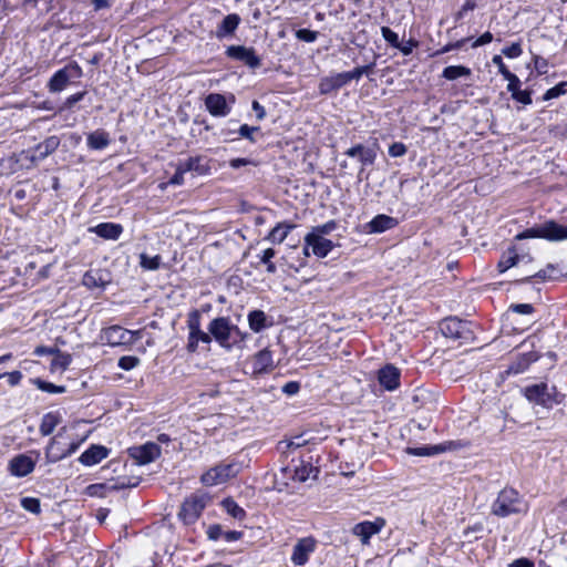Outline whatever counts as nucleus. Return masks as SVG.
<instances>
[{
    "label": "nucleus",
    "instance_id": "7c9ffc66",
    "mask_svg": "<svg viewBox=\"0 0 567 567\" xmlns=\"http://www.w3.org/2000/svg\"><path fill=\"white\" fill-rule=\"evenodd\" d=\"M446 451L444 444L421 446V447H408L406 453L415 456H431L436 455Z\"/></svg>",
    "mask_w": 567,
    "mask_h": 567
},
{
    "label": "nucleus",
    "instance_id": "ddd939ff",
    "mask_svg": "<svg viewBox=\"0 0 567 567\" xmlns=\"http://www.w3.org/2000/svg\"><path fill=\"white\" fill-rule=\"evenodd\" d=\"M305 243L311 247V252L318 258H324L333 249V243L323 236L308 233L305 236Z\"/></svg>",
    "mask_w": 567,
    "mask_h": 567
},
{
    "label": "nucleus",
    "instance_id": "79ce46f5",
    "mask_svg": "<svg viewBox=\"0 0 567 567\" xmlns=\"http://www.w3.org/2000/svg\"><path fill=\"white\" fill-rule=\"evenodd\" d=\"M373 64L358 66L352 71L346 72L348 82L359 80L362 75L369 74L372 71Z\"/></svg>",
    "mask_w": 567,
    "mask_h": 567
},
{
    "label": "nucleus",
    "instance_id": "f03ea898",
    "mask_svg": "<svg viewBox=\"0 0 567 567\" xmlns=\"http://www.w3.org/2000/svg\"><path fill=\"white\" fill-rule=\"evenodd\" d=\"M526 509V503L523 497L511 487L503 488L491 507L492 514L498 517L525 513Z\"/></svg>",
    "mask_w": 567,
    "mask_h": 567
},
{
    "label": "nucleus",
    "instance_id": "4be33fe9",
    "mask_svg": "<svg viewBox=\"0 0 567 567\" xmlns=\"http://www.w3.org/2000/svg\"><path fill=\"white\" fill-rule=\"evenodd\" d=\"M348 79L346 72L337 73L331 76H327L320 80L319 83V92L321 94H329L332 91H337L343 85L348 84Z\"/></svg>",
    "mask_w": 567,
    "mask_h": 567
},
{
    "label": "nucleus",
    "instance_id": "9d476101",
    "mask_svg": "<svg viewBox=\"0 0 567 567\" xmlns=\"http://www.w3.org/2000/svg\"><path fill=\"white\" fill-rule=\"evenodd\" d=\"M128 455L135 460L138 465H145L155 461L161 455V449L154 442H146L143 445L130 447Z\"/></svg>",
    "mask_w": 567,
    "mask_h": 567
},
{
    "label": "nucleus",
    "instance_id": "72a5a7b5",
    "mask_svg": "<svg viewBox=\"0 0 567 567\" xmlns=\"http://www.w3.org/2000/svg\"><path fill=\"white\" fill-rule=\"evenodd\" d=\"M224 509L234 518L243 519L246 516L245 511L231 498L223 501Z\"/></svg>",
    "mask_w": 567,
    "mask_h": 567
},
{
    "label": "nucleus",
    "instance_id": "dca6fc26",
    "mask_svg": "<svg viewBox=\"0 0 567 567\" xmlns=\"http://www.w3.org/2000/svg\"><path fill=\"white\" fill-rule=\"evenodd\" d=\"M205 106L207 111L216 117H224L230 113L226 97L219 93H210L205 99Z\"/></svg>",
    "mask_w": 567,
    "mask_h": 567
},
{
    "label": "nucleus",
    "instance_id": "5701e85b",
    "mask_svg": "<svg viewBox=\"0 0 567 567\" xmlns=\"http://www.w3.org/2000/svg\"><path fill=\"white\" fill-rule=\"evenodd\" d=\"M383 526V523L362 522L357 524L352 532L355 536L360 537L363 544H368L369 539L378 534Z\"/></svg>",
    "mask_w": 567,
    "mask_h": 567
},
{
    "label": "nucleus",
    "instance_id": "0e129e2a",
    "mask_svg": "<svg viewBox=\"0 0 567 567\" xmlns=\"http://www.w3.org/2000/svg\"><path fill=\"white\" fill-rule=\"evenodd\" d=\"M86 92L83 91V92H78L75 94H72L70 95L65 102H64V109H71L73 107V105L78 102H80L81 100H83V97L85 96Z\"/></svg>",
    "mask_w": 567,
    "mask_h": 567
},
{
    "label": "nucleus",
    "instance_id": "c756f323",
    "mask_svg": "<svg viewBox=\"0 0 567 567\" xmlns=\"http://www.w3.org/2000/svg\"><path fill=\"white\" fill-rule=\"evenodd\" d=\"M295 227L293 224L279 223L271 229L266 239L272 244H281Z\"/></svg>",
    "mask_w": 567,
    "mask_h": 567
},
{
    "label": "nucleus",
    "instance_id": "f257e3e1",
    "mask_svg": "<svg viewBox=\"0 0 567 567\" xmlns=\"http://www.w3.org/2000/svg\"><path fill=\"white\" fill-rule=\"evenodd\" d=\"M71 430L68 426H62L50 440L44 450L47 463H56L72 455L80 447L82 441L72 435Z\"/></svg>",
    "mask_w": 567,
    "mask_h": 567
},
{
    "label": "nucleus",
    "instance_id": "5fc2aeb1",
    "mask_svg": "<svg viewBox=\"0 0 567 567\" xmlns=\"http://www.w3.org/2000/svg\"><path fill=\"white\" fill-rule=\"evenodd\" d=\"M259 131V127L258 126H249L247 124H243L240 127H239V134L241 137L244 138H247L249 140L250 142H255V138H254V133L255 132H258Z\"/></svg>",
    "mask_w": 567,
    "mask_h": 567
},
{
    "label": "nucleus",
    "instance_id": "f704fd0d",
    "mask_svg": "<svg viewBox=\"0 0 567 567\" xmlns=\"http://www.w3.org/2000/svg\"><path fill=\"white\" fill-rule=\"evenodd\" d=\"M32 382L39 390L47 393L60 394L65 392V386L63 385H55L51 382L43 381L41 379H33Z\"/></svg>",
    "mask_w": 567,
    "mask_h": 567
},
{
    "label": "nucleus",
    "instance_id": "a211bd4d",
    "mask_svg": "<svg viewBox=\"0 0 567 567\" xmlns=\"http://www.w3.org/2000/svg\"><path fill=\"white\" fill-rule=\"evenodd\" d=\"M251 370L254 374H264L274 370L272 353L268 349L257 352L250 359Z\"/></svg>",
    "mask_w": 567,
    "mask_h": 567
},
{
    "label": "nucleus",
    "instance_id": "e433bc0d",
    "mask_svg": "<svg viewBox=\"0 0 567 567\" xmlns=\"http://www.w3.org/2000/svg\"><path fill=\"white\" fill-rule=\"evenodd\" d=\"M317 472V468L312 467L310 464H301L295 470V478L299 482H305L311 477V475L315 476Z\"/></svg>",
    "mask_w": 567,
    "mask_h": 567
},
{
    "label": "nucleus",
    "instance_id": "a878e982",
    "mask_svg": "<svg viewBox=\"0 0 567 567\" xmlns=\"http://www.w3.org/2000/svg\"><path fill=\"white\" fill-rule=\"evenodd\" d=\"M62 422V415L56 412H48L45 413L42 419L39 426V432L43 436H48L53 433V431L56 429L58 425H60Z\"/></svg>",
    "mask_w": 567,
    "mask_h": 567
},
{
    "label": "nucleus",
    "instance_id": "a18cd8bd",
    "mask_svg": "<svg viewBox=\"0 0 567 567\" xmlns=\"http://www.w3.org/2000/svg\"><path fill=\"white\" fill-rule=\"evenodd\" d=\"M140 363V359L133 355H124L118 360V367L125 371H130L136 368Z\"/></svg>",
    "mask_w": 567,
    "mask_h": 567
},
{
    "label": "nucleus",
    "instance_id": "bb28decb",
    "mask_svg": "<svg viewBox=\"0 0 567 567\" xmlns=\"http://www.w3.org/2000/svg\"><path fill=\"white\" fill-rule=\"evenodd\" d=\"M203 161H204V157H202V156L188 157L185 161H181L178 163V166L185 173L195 172L198 175H205L208 173L209 167L205 163H203Z\"/></svg>",
    "mask_w": 567,
    "mask_h": 567
},
{
    "label": "nucleus",
    "instance_id": "603ef678",
    "mask_svg": "<svg viewBox=\"0 0 567 567\" xmlns=\"http://www.w3.org/2000/svg\"><path fill=\"white\" fill-rule=\"evenodd\" d=\"M502 53L509 59H515L523 53V50L519 43H513L512 45L504 48Z\"/></svg>",
    "mask_w": 567,
    "mask_h": 567
},
{
    "label": "nucleus",
    "instance_id": "2f4dec72",
    "mask_svg": "<svg viewBox=\"0 0 567 567\" xmlns=\"http://www.w3.org/2000/svg\"><path fill=\"white\" fill-rule=\"evenodd\" d=\"M472 74V71L470 68L464 65H450L446 66L443 70V78H445L449 81H454L462 76H470Z\"/></svg>",
    "mask_w": 567,
    "mask_h": 567
},
{
    "label": "nucleus",
    "instance_id": "8fccbe9b",
    "mask_svg": "<svg viewBox=\"0 0 567 567\" xmlns=\"http://www.w3.org/2000/svg\"><path fill=\"white\" fill-rule=\"evenodd\" d=\"M556 270L555 266L549 264L546 269H542L537 271L535 275L530 276V278H538L540 280H547L553 278V272ZM529 277L525 278L524 281H528Z\"/></svg>",
    "mask_w": 567,
    "mask_h": 567
},
{
    "label": "nucleus",
    "instance_id": "473e14b6",
    "mask_svg": "<svg viewBox=\"0 0 567 567\" xmlns=\"http://www.w3.org/2000/svg\"><path fill=\"white\" fill-rule=\"evenodd\" d=\"M249 328L254 332H260L266 327V315L261 310L251 311L248 315Z\"/></svg>",
    "mask_w": 567,
    "mask_h": 567
},
{
    "label": "nucleus",
    "instance_id": "4c0bfd02",
    "mask_svg": "<svg viewBox=\"0 0 567 567\" xmlns=\"http://www.w3.org/2000/svg\"><path fill=\"white\" fill-rule=\"evenodd\" d=\"M21 506L23 509L33 514H39L41 512L40 499L35 497H23L21 499Z\"/></svg>",
    "mask_w": 567,
    "mask_h": 567
},
{
    "label": "nucleus",
    "instance_id": "bf43d9fd",
    "mask_svg": "<svg viewBox=\"0 0 567 567\" xmlns=\"http://www.w3.org/2000/svg\"><path fill=\"white\" fill-rule=\"evenodd\" d=\"M504 79L508 81V84H507L508 92H511L513 94L515 91L519 90L520 81L514 73L511 72V75L504 76Z\"/></svg>",
    "mask_w": 567,
    "mask_h": 567
},
{
    "label": "nucleus",
    "instance_id": "69168bd1",
    "mask_svg": "<svg viewBox=\"0 0 567 567\" xmlns=\"http://www.w3.org/2000/svg\"><path fill=\"white\" fill-rule=\"evenodd\" d=\"M535 69L539 74H546L548 69V62L542 56L534 58Z\"/></svg>",
    "mask_w": 567,
    "mask_h": 567
},
{
    "label": "nucleus",
    "instance_id": "b1692460",
    "mask_svg": "<svg viewBox=\"0 0 567 567\" xmlns=\"http://www.w3.org/2000/svg\"><path fill=\"white\" fill-rule=\"evenodd\" d=\"M544 239L547 240H565L567 239V226L560 225L554 220L543 224Z\"/></svg>",
    "mask_w": 567,
    "mask_h": 567
},
{
    "label": "nucleus",
    "instance_id": "09e8293b",
    "mask_svg": "<svg viewBox=\"0 0 567 567\" xmlns=\"http://www.w3.org/2000/svg\"><path fill=\"white\" fill-rule=\"evenodd\" d=\"M297 39L311 43L315 42L318 38V32L309 30V29H300L296 32Z\"/></svg>",
    "mask_w": 567,
    "mask_h": 567
},
{
    "label": "nucleus",
    "instance_id": "7ed1b4c3",
    "mask_svg": "<svg viewBox=\"0 0 567 567\" xmlns=\"http://www.w3.org/2000/svg\"><path fill=\"white\" fill-rule=\"evenodd\" d=\"M241 470V466L237 462L220 463L209 470H207L202 476L200 482L205 486H216L224 484L230 478L237 476Z\"/></svg>",
    "mask_w": 567,
    "mask_h": 567
},
{
    "label": "nucleus",
    "instance_id": "de8ad7c7",
    "mask_svg": "<svg viewBox=\"0 0 567 567\" xmlns=\"http://www.w3.org/2000/svg\"><path fill=\"white\" fill-rule=\"evenodd\" d=\"M187 327L190 332H197L200 329V313L194 310L188 315Z\"/></svg>",
    "mask_w": 567,
    "mask_h": 567
},
{
    "label": "nucleus",
    "instance_id": "4468645a",
    "mask_svg": "<svg viewBox=\"0 0 567 567\" xmlns=\"http://www.w3.org/2000/svg\"><path fill=\"white\" fill-rule=\"evenodd\" d=\"M344 154L349 157H358L361 163L359 176H361L365 166L373 165L377 159V151L374 148L367 147L363 144L353 145L348 148Z\"/></svg>",
    "mask_w": 567,
    "mask_h": 567
},
{
    "label": "nucleus",
    "instance_id": "ea45409f",
    "mask_svg": "<svg viewBox=\"0 0 567 567\" xmlns=\"http://www.w3.org/2000/svg\"><path fill=\"white\" fill-rule=\"evenodd\" d=\"M275 255L276 251L272 248H268L264 250L260 256V261L267 266V271L269 274H275L277 270L276 265L271 261V258H274Z\"/></svg>",
    "mask_w": 567,
    "mask_h": 567
},
{
    "label": "nucleus",
    "instance_id": "1a4fd4ad",
    "mask_svg": "<svg viewBox=\"0 0 567 567\" xmlns=\"http://www.w3.org/2000/svg\"><path fill=\"white\" fill-rule=\"evenodd\" d=\"M440 329L444 337L455 340H466L470 338L471 334L468 323L456 317L444 319L440 323Z\"/></svg>",
    "mask_w": 567,
    "mask_h": 567
},
{
    "label": "nucleus",
    "instance_id": "774afa93",
    "mask_svg": "<svg viewBox=\"0 0 567 567\" xmlns=\"http://www.w3.org/2000/svg\"><path fill=\"white\" fill-rule=\"evenodd\" d=\"M300 390V384L296 381H290V382H287L284 386H282V392L288 394V395H295L299 392Z\"/></svg>",
    "mask_w": 567,
    "mask_h": 567
},
{
    "label": "nucleus",
    "instance_id": "c85d7f7f",
    "mask_svg": "<svg viewBox=\"0 0 567 567\" xmlns=\"http://www.w3.org/2000/svg\"><path fill=\"white\" fill-rule=\"evenodd\" d=\"M396 225V220L388 215H378L369 223L370 233H383L388 229L393 228Z\"/></svg>",
    "mask_w": 567,
    "mask_h": 567
},
{
    "label": "nucleus",
    "instance_id": "f3484780",
    "mask_svg": "<svg viewBox=\"0 0 567 567\" xmlns=\"http://www.w3.org/2000/svg\"><path fill=\"white\" fill-rule=\"evenodd\" d=\"M379 383L386 391H394L400 385V370L392 364H386L378 372Z\"/></svg>",
    "mask_w": 567,
    "mask_h": 567
},
{
    "label": "nucleus",
    "instance_id": "864d4df0",
    "mask_svg": "<svg viewBox=\"0 0 567 567\" xmlns=\"http://www.w3.org/2000/svg\"><path fill=\"white\" fill-rule=\"evenodd\" d=\"M476 8L475 0H465L461 9L455 13V21L463 19L466 12L473 11Z\"/></svg>",
    "mask_w": 567,
    "mask_h": 567
},
{
    "label": "nucleus",
    "instance_id": "680f3d73",
    "mask_svg": "<svg viewBox=\"0 0 567 567\" xmlns=\"http://www.w3.org/2000/svg\"><path fill=\"white\" fill-rule=\"evenodd\" d=\"M417 45H419L417 41L410 39L403 44L400 42V44L396 49H399L404 55H409L412 53L413 49L416 48Z\"/></svg>",
    "mask_w": 567,
    "mask_h": 567
},
{
    "label": "nucleus",
    "instance_id": "6ab92c4d",
    "mask_svg": "<svg viewBox=\"0 0 567 567\" xmlns=\"http://www.w3.org/2000/svg\"><path fill=\"white\" fill-rule=\"evenodd\" d=\"M241 22L237 13L227 14L217 25L215 37L219 40L231 38Z\"/></svg>",
    "mask_w": 567,
    "mask_h": 567
},
{
    "label": "nucleus",
    "instance_id": "3c124183",
    "mask_svg": "<svg viewBox=\"0 0 567 567\" xmlns=\"http://www.w3.org/2000/svg\"><path fill=\"white\" fill-rule=\"evenodd\" d=\"M406 146L401 142H395L389 146V155L391 157H401L406 154Z\"/></svg>",
    "mask_w": 567,
    "mask_h": 567
},
{
    "label": "nucleus",
    "instance_id": "052dcab7",
    "mask_svg": "<svg viewBox=\"0 0 567 567\" xmlns=\"http://www.w3.org/2000/svg\"><path fill=\"white\" fill-rule=\"evenodd\" d=\"M492 62L494 65L497 66L498 69V72L503 75V76H509L511 75V71L507 69V66L505 65V63L503 62V59L501 55H494L493 59H492Z\"/></svg>",
    "mask_w": 567,
    "mask_h": 567
},
{
    "label": "nucleus",
    "instance_id": "c9c22d12",
    "mask_svg": "<svg viewBox=\"0 0 567 567\" xmlns=\"http://www.w3.org/2000/svg\"><path fill=\"white\" fill-rule=\"evenodd\" d=\"M162 258L159 255L148 256L146 254L140 255V266L146 270H157L161 266Z\"/></svg>",
    "mask_w": 567,
    "mask_h": 567
},
{
    "label": "nucleus",
    "instance_id": "49530a36",
    "mask_svg": "<svg viewBox=\"0 0 567 567\" xmlns=\"http://www.w3.org/2000/svg\"><path fill=\"white\" fill-rule=\"evenodd\" d=\"M566 85H567L566 82H561V83L557 84L556 86L547 90L546 93L544 94V100L548 101V100L556 99V97L565 94Z\"/></svg>",
    "mask_w": 567,
    "mask_h": 567
},
{
    "label": "nucleus",
    "instance_id": "f8f14e48",
    "mask_svg": "<svg viewBox=\"0 0 567 567\" xmlns=\"http://www.w3.org/2000/svg\"><path fill=\"white\" fill-rule=\"evenodd\" d=\"M226 55L230 59L244 62L251 69H257L261 64L260 58L256 54L252 48L244 45H230L226 50Z\"/></svg>",
    "mask_w": 567,
    "mask_h": 567
},
{
    "label": "nucleus",
    "instance_id": "39448f33",
    "mask_svg": "<svg viewBox=\"0 0 567 567\" xmlns=\"http://www.w3.org/2000/svg\"><path fill=\"white\" fill-rule=\"evenodd\" d=\"M142 338L140 330L132 331L121 326H112L102 331L101 339L111 347L133 344Z\"/></svg>",
    "mask_w": 567,
    "mask_h": 567
},
{
    "label": "nucleus",
    "instance_id": "37998d69",
    "mask_svg": "<svg viewBox=\"0 0 567 567\" xmlns=\"http://www.w3.org/2000/svg\"><path fill=\"white\" fill-rule=\"evenodd\" d=\"M336 227H337L336 221L330 220V221H327L326 224L312 227L309 233H315L316 235H320V236L324 237L326 235H329L330 233H332L336 229Z\"/></svg>",
    "mask_w": 567,
    "mask_h": 567
},
{
    "label": "nucleus",
    "instance_id": "20e7f679",
    "mask_svg": "<svg viewBox=\"0 0 567 567\" xmlns=\"http://www.w3.org/2000/svg\"><path fill=\"white\" fill-rule=\"evenodd\" d=\"M208 501V496L204 493H194L185 498L178 513L179 518L185 524L195 523L200 516Z\"/></svg>",
    "mask_w": 567,
    "mask_h": 567
},
{
    "label": "nucleus",
    "instance_id": "6e6552de",
    "mask_svg": "<svg viewBox=\"0 0 567 567\" xmlns=\"http://www.w3.org/2000/svg\"><path fill=\"white\" fill-rule=\"evenodd\" d=\"M524 394L529 402L542 405L545 409H551L555 403L551 391L546 383L526 386Z\"/></svg>",
    "mask_w": 567,
    "mask_h": 567
},
{
    "label": "nucleus",
    "instance_id": "393cba45",
    "mask_svg": "<svg viewBox=\"0 0 567 567\" xmlns=\"http://www.w3.org/2000/svg\"><path fill=\"white\" fill-rule=\"evenodd\" d=\"M90 231L95 233L102 238L114 240L120 237L123 231V227L120 224L101 223L95 227L90 228Z\"/></svg>",
    "mask_w": 567,
    "mask_h": 567
},
{
    "label": "nucleus",
    "instance_id": "423d86ee",
    "mask_svg": "<svg viewBox=\"0 0 567 567\" xmlns=\"http://www.w3.org/2000/svg\"><path fill=\"white\" fill-rule=\"evenodd\" d=\"M82 75V69L76 62L69 63L51 76L48 83L49 91L52 93L61 92L71 80L80 79Z\"/></svg>",
    "mask_w": 567,
    "mask_h": 567
},
{
    "label": "nucleus",
    "instance_id": "58836bf2",
    "mask_svg": "<svg viewBox=\"0 0 567 567\" xmlns=\"http://www.w3.org/2000/svg\"><path fill=\"white\" fill-rule=\"evenodd\" d=\"M55 354L56 355L52 361V365L54 368L65 370L72 361L71 355L69 353H62L59 350H55Z\"/></svg>",
    "mask_w": 567,
    "mask_h": 567
},
{
    "label": "nucleus",
    "instance_id": "aec40b11",
    "mask_svg": "<svg viewBox=\"0 0 567 567\" xmlns=\"http://www.w3.org/2000/svg\"><path fill=\"white\" fill-rule=\"evenodd\" d=\"M60 145L58 136H50L42 143L38 144L34 150L31 151V159L33 162H40L51 155Z\"/></svg>",
    "mask_w": 567,
    "mask_h": 567
},
{
    "label": "nucleus",
    "instance_id": "e2e57ef3",
    "mask_svg": "<svg viewBox=\"0 0 567 567\" xmlns=\"http://www.w3.org/2000/svg\"><path fill=\"white\" fill-rule=\"evenodd\" d=\"M2 378H7L8 382L11 386H14L20 383L22 379V373L20 371H12L7 373H1Z\"/></svg>",
    "mask_w": 567,
    "mask_h": 567
},
{
    "label": "nucleus",
    "instance_id": "a19ab883",
    "mask_svg": "<svg viewBox=\"0 0 567 567\" xmlns=\"http://www.w3.org/2000/svg\"><path fill=\"white\" fill-rule=\"evenodd\" d=\"M517 239H527V238H544V227L543 225L528 228L523 233L516 236Z\"/></svg>",
    "mask_w": 567,
    "mask_h": 567
},
{
    "label": "nucleus",
    "instance_id": "cd10ccee",
    "mask_svg": "<svg viewBox=\"0 0 567 567\" xmlns=\"http://www.w3.org/2000/svg\"><path fill=\"white\" fill-rule=\"evenodd\" d=\"M86 144L91 150H104L110 144V135L103 130H96L87 135Z\"/></svg>",
    "mask_w": 567,
    "mask_h": 567
},
{
    "label": "nucleus",
    "instance_id": "9b49d317",
    "mask_svg": "<svg viewBox=\"0 0 567 567\" xmlns=\"http://www.w3.org/2000/svg\"><path fill=\"white\" fill-rule=\"evenodd\" d=\"M317 540L313 537H303L298 539L293 546L291 561L296 566H303L309 560V556L316 550Z\"/></svg>",
    "mask_w": 567,
    "mask_h": 567
},
{
    "label": "nucleus",
    "instance_id": "2eb2a0df",
    "mask_svg": "<svg viewBox=\"0 0 567 567\" xmlns=\"http://www.w3.org/2000/svg\"><path fill=\"white\" fill-rule=\"evenodd\" d=\"M35 461L27 454H19L14 456L8 465L9 472L16 477H23L33 472Z\"/></svg>",
    "mask_w": 567,
    "mask_h": 567
},
{
    "label": "nucleus",
    "instance_id": "13d9d810",
    "mask_svg": "<svg viewBox=\"0 0 567 567\" xmlns=\"http://www.w3.org/2000/svg\"><path fill=\"white\" fill-rule=\"evenodd\" d=\"M513 312L519 315H530L534 311V307L530 303H515L509 307Z\"/></svg>",
    "mask_w": 567,
    "mask_h": 567
},
{
    "label": "nucleus",
    "instance_id": "4d7b16f0",
    "mask_svg": "<svg viewBox=\"0 0 567 567\" xmlns=\"http://www.w3.org/2000/svg\"><path fill=\"white\" fill-rule=\"evenodd\" d=\"M512 97L524 105L532 103L530 93L528 91H522L520 89L515 91Z\"/></svg>",
    "mask_w": 567,
    "mask_h": 567
},
{
    "label": "nucleus",
    "instance_id": "6e6d98bb",
    "mask_svg": "<svg viewBox=\"0 0 567 567\" xmlns=\"http://www.w3.org/2000/svg\"><path fill=\"white\" fill-rule=\"evenodd\" d=\"M517 260H518V256H508V257H503L499 262H498V269L501 272H504L506 271L507 269H509L511 267L515 266L517 264Z\"/></svg>",
    "mask_w": 567,
    "mask_h": 567
},
{
    "label": "nucleus",
    "instance_id": "412c9836",
    "mask_svg": "<svg viewBox=\"0 0 567 567\" xmlns=\"http://www.w3.org/2000/svg\"><path fill=\"white\" fill-rule=\"evenodd\" d=\"M107 455L109 450L106 447L102 445H92L81 454L79 461L85 466H92L106 458Z\"/></svg>",
    "mask_w": 567,
    "mask_h": 567
},
{
    "label": "nucleus",
    "instance_id": "0eeeda50",
    "mask_svg": "<svg viewBox=\"0 0 567 567\" xmlns=\"http://www.w3.org/2000/svg\"><path fill=\"white\" fill-rule=\"evenodd\" d=\"M237 327L233 326L228 318L219 317L210 321L208 331L223 348L230 349V337L233 331H236Z\"/></svg>",
    "mask_w": 567,
    "mask_h": 567
},
{
    "label": "nucleus",
    "instance_id": "c03bdc74",
    "mask_svg": "<svg viewBox=\"0 0 567 567\" xmlns=\"http://www.w3.org/2000/svg\"><path fill=\"white\" fill-rule=\"evenodd\" d=\"M381 34L383 39L393 48H398L400 44L399 35L392 31L389 27H382L381 28Z\"/></svg>",
    "mask_w": 567,
    "mask_h": 567
},
{
    "label": "nucleus",
    "instance_id": "338daca9",
    "mask_svg": "<svg viewBox=\"0 0 567 567\" xmlns=\"http://www.w3.org/2000/svg\"><path fill=\"white\" fill-rule=\"evenodd\" d=\"M492 41H493V34L489 31H486L485 33H483L480 38H477L473 42L472 47L473 48L482 47V45L491 43Z\"/></svg>",
    "mask_w": 567,
    "mask_h": 567
}]
</instances>
